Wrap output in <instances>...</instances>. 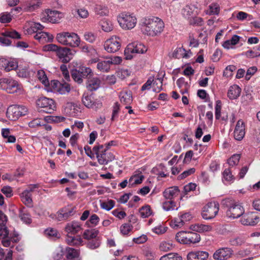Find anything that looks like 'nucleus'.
Here are the masks:
<instances>
[{
    "label": "nucleus",
    "instance_id": "f257e3e1",
    "mask_svg": "<svg viewBox=\"0 0 260 260\" xmlns=\"http://www.w3.org/2000/svg\"><path fill=\"white\" fill-rule=\"evenodd\" d=\"M140 25L143 34L154 37L159 35L164 28V23L158 17H145L141 19Z\"/></svg>",
    "mask_w": 260,
    "mask_h": 260
},
{
    "label": "nucleus",
    "instance_id": "f03ea898",
    "mask_svg": "<svg viewBox=\"0 0 260 260\" xmlns=\"http://www.w3.org/2000/svg\"><path fill=\"white\" fill-rule=\"evenodd\" d=\"M222 205L228 208L226 215L229 218H238L244 213V209L241 204L232 199L223 200Z\"/></svg>",
    "mask_w": 260,
    "mask_h": 260
},
{
    "label": "nucleus",
    "instance_id": "7ed1b4c3",
    "mask_svg": "<svg viewBox=\"0 0 260 260\" xmlns=\"http://www.w3.org/2000/svg\"><path fill=\"white\" fill-rule=\"evenodd\" d=\"M57 41L60 44L71 47L78 46L80 40L77 34L74 32H62L56 36Z\"/></svg>",
    "mask_w": 260,
    "mask_h": 260
},
{
    "label": "nucleus",
    "instance_id": "20e7f679",
    "mask_svg": "<svg viewBox=\"0 0 260 260\" xmlns=\"http://www.w3.org/2000/svg\"><path fill=\"white\" fill-rule=\"evenodd\" d=\"M176 239L180 243L190 245L199 242L201 237L197 233L181 231L176 234Z\"/></svg>",
    "mask_w": 260,
    "mask_h": 260
},
{
    "label": "nucleus",
    "instance_id": "39448f33",
    "mask_svg": "<svg viewBox=\"0 0 260 260\" xmlns=\"http://www.w3.org/2000/svg\"><path fill=\"white\" fill-rule=\"evenodd\" d=\"M92 150L96 154L98 162L100 165H106L114 159V155L111 152L107 153V149H104L103 145L94 146Z\"/></svg>",
    "mask_w": 260,
    "mask_h": 260
},
{
    "label": "nucleus",
    "instance_id": "423d86ee",
    "mask_svg": "<svg viewBox=\"0 0 260 260\" xmlns=\"http://www.w3.org/2000/svg\"><path fill=\"white\" fill-rule=\"evenodd\" d=\"M147 50V47L143 44L139 42H133L129 44L124 50L126 59H131L135 54H143Z\"/></svg>",
    "mask_w": 260,
    "mask_h": 260
},
{
    "label": "nucleus",
    "instance_id": "0eeeda50",
    "mask_svg": "<svg viewBox=\"0 0 260 260\" xmlns=\"http://www.w3.org/2000/svg\"><path fill=\"white\" fill-rule=\"evenodd\" d=\"M120 26L124 29H131L136 25L137 18L133 14L122 13L117 17Z\"/></svg>",
    "mask_w": 260,
    "mask_h": 260
},
{
    "label": "nucleus",
    "instance_id": "6e6552de",
    "mask_svg": "<svg viewBox=\"0 0 260 260\" xmlns=\"http://www.w3.org/2000/svg\"><path fill=\"white\" fill-rule=\"evenodd\" d=\"M44 26L39 23L34 22V38L41 43L52 42L53 39L52 35L42 31Z\"/></svg>",
    "mask_w": 260,
    "mask_h": 260
},
{
    "label": "nucleus",
    "instance_id": "1a4fd4ad",
    "mask_svg": "<svg viewBox=\"0 0 260 260\" xmlns=\"http://www.w3.org/2000/svg\"><path fill=\"white\" fill-rule=\"evenodd\" d=\"M36 106L42 108L41 111L46 113H52L55 110L56 105L54 100L45 96H41L36 101Z\"/></svg>",
    "mask_w": 260,
    "mask_h": 260
},
{
    "label": "nucleus",
    "instance_id": "9d476101",
    "mask_svg": "<svg viewBox=\"0 0 260 260\" xmlns=\"http://www.w3.org/2000/svg\"><path fill=\"white\" fill-rule=\"evenodd\" d=\"M219 205L216 202L207 203L202 209V216L205 220L214 218L219 211Z\"/></svg>",
    "mask_w": 260,
    "mask_h": 260
},
{
    "label": "nucleus",
    "instance_id": "9b49d317",
    "mask_svg": "<svg viewBox=\"0 0 260 260\" xmlns=\"http://www.w3.org/2000/svg\"><path fill=\"white\" fill-rule=\"evenodd\" d=\"M0 86L9 93H14L20 91L21 86L12 78H5L1 80Z\"/></svg>",
    "mask_w": 260,
    "mask_h": 260
},
{
    "label": "nucleus",
    "instance_id": "f8f14e48",
    "mask_svg": "<svg viewBox=\"0 0 260 260\" xmlns=\"http://www.w3.org/2000/svg\"><path fill=\"white\" fill-rule=\"evenodd\" d=\"M10 38L13 39H20L21 35L14 29H7L4 32H1L0 36V43L3 46H10L12 41L8 38Z\"/></svg>",
    "mask_w": 260,
    "mask_h": 260
},
{
    "label": "nucleus",
    "instance_id": "ddd939ff",
    "mask_svg": "<svg viewBox=\"0 0 260 260\" xmlns=\"http://www.w3.org/2000/svg\"><path fill=\"white\" fill-rule=\"evenodd\" d=\"M26 114L27 110L24 107L16 105L9 106L7 111V116L13 120H16Z\"/></svg>",
    "mask_w": 260,
    "mask_h": 260
},
{
    "label": "nucleus",
    "instance_id": "4468645a",
    "mask_svg": "<svg viewBox=\"0 0 260 260\" xmlns=\"http://www.w3.org/2000/svg\"><path fill=\"white\" fill-rule=\"evenodd\" d=\"M121 43V40L118 37L113 36L105 41L104 49L109 53H115L120 49Z\"/></svg>",
    "mask_w": 260,
    "mask_h": 260
},
{
    "label": "nucleus",
    "instance_id": "2eb2a0df",
    "mask_svg": "<svg viewBox=\"0 0 260 260\" xmlns=\"http://www.w3.org/2000/svg\"><path fill=\"white\" fill-rule=\"evenodd\" d=\"M82 102L88 108L97 110L102 107V103L97 99L94 100L92 93H84L82 95Z\"/></svg>",
    "mask_w": 260,
    "mask_h": 260
},
{
    "label": "nucleus",
    "instance_id": "dca6fc26",
    "mask_svg": "<svg viewBox=\"0 0 260 260\" xmlns=\"http://www.w3.org/2000/svg\"><path fill=\"white\" fill-rule=\"evenodd\" d=\"M44 16L41 18L43 22H49L52 23L59 22L62 17L61 13L55 10H50L49 9L45 11L44 14Z\"/></svg>",
    "mask_w": 260,
    "mask_h": 260
},
{
    "label": "nucleus",
    "instance_id": "f3484780",
    "mask_svg": "<svg viewBox=\"0 0 260 260\" xmlns=\"http://www.w3.org/2000/svg\"><path fill=\"white\" fill-rule=\"evenodd\" d=\"M75 51L67 47H60L57 51V56L63 63L69 62L73 57Z\"/></svg>",
    "mask_w": 260,
    "mask_h": 260
},
{
    "label": "nucleus",
    "instance_id": "a211bd4d",
    "mask_svg": "<svg viewBox=\"0 0 260 260\" xmlns=\"http://www.w3.org/2000/svg\"><path fill=\"white\" fill-rule=\"evenodd\" d=\"M191 218L192 216L189 213H180L178 217L172 220L170 225L174 229L181 228L185 222L189 221Z\"/></svg>",
    "mask_w": 260,
    "mask_h": 260
},
{
    "label": "nucleus",
    "instance_id": "6ab92c4d",
    "mask_svg": "<svg viewBox=\"0 0 260 260\" xmlns=\"http://www.w3.org/2000/svg\"><path fill=\"white\" fill-rule=\"evenodd\" d=\"M233 251L228 247L221 248L215 251L213 258L215 260H226L233 254Z\"/></svg>",
    "mask_w": 260,
    "mask_h": 260
},
{
    "label": "nucleus",
    "instance_id": "aec40b11",
    "mask_svg": "<svg viewBox=\"0 0 260 260\" xmlns=\"http://www.w3.org/2000/svg\"><path fill=\"white\" fill-rule=\"evenodd\" d=\"M259 219V217L250 212L244 214L240 221L243 225L253 226L258 222Z\"/></svg>",
    "mask_w": 260,
    "mask_h": 260
},
{
    "label": "nucleus",
    "instance_id": "412c9836",
    "mask_svg": "<svg viewBox=\"0 0 260 260\" xmlns=\"http://www.w3.org/2000/svg\"><path fill=\"white\" fill-rule=\"evenodd\" d=\"M75 212L74 208H62L57 212L56 220L57 221L67 220L70 217L73 215Z\"/></svg>",
    "mask_w": 260,
    "mask_h": 260
},
{
    "label": "nucleus",
    "instance_id": "4be33fe9",
    "mask_svg": "<svg viewBox=\"0 0 260 260\" xmlns=\"http://www.w3.org/2000/svg\"><path fill=\"white\" fill-rule=\"evenodd\" d=\"M234 137L235 139L240 141L244 138L245 132V124L241 120H239L236 124L234 131Z\"/></svg>",
    "mask_w": 260,
    "mask_h": 260
},
{
    "label": "nucleus",
    "instance_id": "5701e85b",
    "mask_svg": "<svg viewBox=\"0 0 260 260\" xmlns=\"http://www.w3.org/2000/svg\"><path fill=\"white\" fill-rule=\"evenodd\" d=\"M9 231L5 225L3 228L0 229V239L2 240V243L5 247H11V240L9 237Z\"/></svg>",
    "mask_w": 260,
    "mask_h": 260
},
{
    "label": "nucleus",
    "instance_id": "b1692460",
    "mask_svg": "<svg viewBox=\"0 0 260 260\" xmlns=\"http://www.w3.org/2000/svg\"><path fill=\"white\" fill-rule=\"evenodd\" d=\"M209 256L208 252L204 251H191L187 254L188 260H206Z\"/></svg>",
    "mask_w": 260,
    "mask_h": 260
},
{
    "label": "nucleus",
    "instance_id": "393cba45",
    "mask_svg": "<svg viewBox=\"0 0 260 260\" xmlns=\"http://www.w3.org/2000/svg\"><path fill=\"white\" fill-rule=\"evenodd\" d=\"M0 65L6 72L14 70L18 67V63L15 60H9L5 58H0Z\"/></svg>",
    "mask_w": 260,
    "mask_h": 260
},
{
    "label": "nucleus",
    "instance_id": "a878e982",
    "mask_svg": "<svg viewBox=\"0 0 260 260\" xmlns=\"http://www.w3.org/2000/svg\"><path fill=\"white\" fill-rule=\"evenodd\" d=\"M82 230L81 224L77 221H72L67 224L65 231L68 233L76 234Z\"/></svg>",
    "mask_w": 260,
    "mask_h": 260
},
{
    "label": "nucleus",
    "instance_id": "bb28decb",
    "mask_svg": "<svg viewBox=\"0 0 260 260\" xmlns=\"http://www.w3.org/2000/svg\"><path fill=\"white\" fill-rule=\"evenodd\" d=\"M29 190H25L22 193L21 198L23 203L28 207L31 208L32 207V186H29Z\"/></svg>",
    "mask_w": 260,
    "mask_h": 260
},
{
    "label": "nucleus",
    "instance_id": "cd10ccee",
    "mask_svg": "<svg viewBox=\"0 0 260 260\" xmlns=\"http://www.w3.org/2000/svg\"><path fill=\"white\" fill-rule=\"evenodd\" d=\"M101 83L100 79L97 77L89 78L86 83V88L91 92L96 90L100 87Z\"/></svg>",
    "mask_w": 260,
    "mask_h": 260
},
{
    "label": "nucleus",
    "instance_id": "c85d7f7f",
    "mask_svg": "<svg viewBox=\"0 0 260 260\" xmlns=\"http://www.w3.org/2000/svg\"><path fill=\"white\" fill-rule=\"evenodd\" d=\"M180 190L178 186H172L165 190L164 197L167 199H172L179 194Z\"/></svg>",
    "mask_w": 260,
    "mask_h": 260
},
{
    "label": "nucleus",
    "instance_id": "c756f323",
    "mask_svg": "<svg viewBox=\"0 0 260 260\" xmlns=\"http://www.w3.org/2000/svg\"><path fill=\"white\" fill-rule=\"evenodd\" d=\"M120 102L126 106L129 105L132 101V93L131 91H121L119 94Z\"/></svg>",
    "mask_w": 260,
    "mask_h": 260
},
{
    "label": "nucleus",
    "instance_id": "7c9ffc66",
    "mask_svg": "<svg viewBox=\"0 0 260 260\" xmlns=\"http://www.w3.org/2000/svg\"><path fill=\"white\" fill-rule=\"evenodd\" d=\"M241 89L237 85L231 86L228 91V96L231 100L237 99L240 95Z\"/></svg>",
    "mask_w": 260,
    "mask_h": 260
},
{
    "label": "nucleus",
    "instance_id": "2f4dec72",
    "mask_svg": "<svg viewBox=\"0 0 260 260\" xmlns=\"http://www.w3.org/2000/svg\"><path fill=\"white\" fill-rule=\"evenodd\" d=\"M19 216L21 220L26 224H29L31 222V215L25 207L19 210Z\"/></svg>",
    "mask_w": 260,
    "mask_h": 260
},
{
    "label": "nucleus",
    "instance_id": "473e14b6",
    "mask_svg": "<svg viewBox=\"0 0 260 260\" xmlns=\"http://www.w3.org/2000/svg\"><path fill=\"white\" fill-rule=\"evenodd\" d=\"M66 257L68 259H74V260H81L79 258V251L77 249H75L71 247H67L66 249Z\"/></svg>",
    "mask_w": 260,
    "mask_h": 260
},
{
    "label": "nucleus",
    "instance_id": "72a5a7b5",
    "mask_svg": "<svg viewBox=\"0 0 260 260\" xmlns=\"http://www.w3.org/2000/svg\"><path fill=\"white\" fill-rule=\"evenodd\" d=\"M99 234V230L95 229H88L84 232L83 237L85 239L91 240L96 238Z\"/></svg>",
    "mask_w": 260,
    "mask_h": 260
},
{
    "label": "nucleus",
    "instance_id": "f704fd0d",
    "mask_svg": "<svg viewBox=\"0 0 260 260\" xmlns=\"http://www.w3.org/2000/svg\"><path fill=\"white\" fill-rule=\"evenodd\" d=\"M100 25L102 29L105 32H109L113 29V24L112 22L107 19H104L102 20L100 22Z\"/></svg>",
    "mask_w": 260,
    "mask_h": 260
},
{
    "label": "nucleus",
    "instance_id": "c9c22d12",
    "mask_svg": "<svg viewBox=\"0 0 260 260\" xmlns=\"http://www.w3.org/2000/svg\"><path fill=\"white\" fill-rule=\"evenodd\" d=\"M66 241L67 244L69 245L76 246L81 245L83 242L80 236H67Z\"/></svg>",
    "mask_w": 260,
    "mask_h": 260
},
{
    "label": "nucleus",
    "instance_id": "e433bc0d",
    "mask_svg": "<svg viewBox=\"0 0 260 260\" xmlns=\"http://www.w3.org/2000/svg\"><path fill=\"white\" fill-rule=\"evenodd\" d=\"M37 78L45 86L49 85V81L47 75L43 70H39L37 71Z\"/></svg>",
    "mask_w": 260,
    "mask_h": 260
},
{
    "label": "nucleus",
    "instance_id": "4c0bfd02",
    "mask_svg": "<svg viewBox=\"0 0 260 260\" xmlns=\"http://www.w3.org/2000/svg\"><path fill=\"white\" fill-rule=\"evenodd\" d=\"M212 227L210 225L204 224H196L193 225L192 230L199 233L206 232L211 231Z\"/></svg>",
    "mask_w": 260,
    "mask_h": 260
},
{
    "label": "nucleus",
    "instance_id": "58836bf2",
    "mask_svg": "<svg viewBox=\"0 0 260 260\" xmlns=\"http://www.w3.org/2000/svg\"><path fill=\"white\" fill-rule=\"evenodd\" d=\"M94 11L96 15L100 16H106L109 13L108 8L102 5H95Z\"/></svg>",
    "mask_w": 260,
    "mask_h": 260
},
{
    "label": "nucleus",
    "instance_id": "ea45409f",
    "mask_svg": "<svg viewBox=\"0 0 260 260\" xmlns=\"http://www.w3.org/2000/svg\"><path fill=\"white\" fill-rule=\"evenodd\" d=\"M220 7L217 3H212L209 6L208 14L210 15H217L220 12Z\"/></svg>",
    "mask_w": 260,
    "mask_h": 260
},
{
    "label": "nucleus",
    "instance_id": "a19ab883",
    "mask_svg": "<svg viewBox=\"0 0 260 260\" xmlns=\"http://www.w3.org/2000/svg\"><path fill=\"white\" fill-rule=\"evenodd\" d=\"M115 202L112 200H108L107 201H101L100 206L102 209L110 211L115 206Z\"/></svg>",
    "mask_w": 260,
    "mask_h": 260
},
{
    "label": "nucleus",
    "instance_id": "79ce46f5",
    "mask_svg": "<svg viewBox=\"0 0 260 260\" xmlns=\"http://www.w3.org/2000/svg\"><path fill=\"white\" fill-rule=\"evenodd\" d=\"M71 76L73 80L79 84L82 83L83 76L79 70L73 69L71 71Z\"/></svg>",
    "mask_w": 260,
    "mask_h": 260
},
{
    "label": "nucleus",
    "instance_id": "37998d69",
    "mask_svg": "<svg viewBox=\"0 0 260 260\" xmlns=\"http://www.w3.org/2000/svg\"><path fill=\"white\" fill-rule=\"evenodd\" d=\"M97 68L101 72H108L110 69V66L108 60L101 61L98 63Z\"/></svg>",
    "mask_w": 260,
    "mask_h": 260
},
{
    "label": "nucleus",
    "instance_id": "c03bdc74",
    "mask_svg": "<svg viewBox=\"0 0 260 260\" xmlns=\"http://www.w3.org/2000/svg\"><path fill=\"white\" fill-rule=\"evenodd\" d=\"M79 70L83 76V78H87L88 80L89 78L92 77L93 73L90 68L83 67L80 68Z\"/></svg>",
    "mask_w": 260,
    "mask_h": 260
},
{
    "label": "nucleus",
    "instance_id": "a18cd8bd",
    "mask_svg": "<svg viewBox=\"0 0 260 260\" xmlns=\"http://www.w3.org/2000/svg\"><path fill=\"white\" fill-rule=\"evenodd\" d=\"M162 81L163 78L161 77L157 78L155 81L153 80L152 82L153 86V90L154 92H159L162 90Z\"/></svg>",
    "mask_w": 260,
    "mask_h": 260
},
{
    "label": "nucleus",
    "instance_id": "49530a36",
    "mask_svg": "<svg viewBox=\"0 0 260 260\" xmlns=\"http://www.w3.org/2000/svg\"><path fill=\"white\" fill-rule=\"evenodd\" d=\"M139 213L142 218L148 217L152 214L150 207L146 205L141 207L139 209Z\"/></svg>",
    "mask_w": 260,
    "mask_h": 260
},
{
    "label": "nucleus",
    "instance_id": "de8ad7c7",
    "mask_svg": "<svg viewBox=\"0 0 260 260\" xmlns=\"http://www.w3.org/2000/svg\"><path fill=\"white\" fill-rule=\"evenodd\" d=\"M59 87L57 89V92L61 94H65L69 93L71 90V87L69 84L64 82L63 83H60Z\"/></svg>",
    "mask_w": 260,
    "mask_h": 260
},
{
    "label": "nucleus",
    "instance_id": "09e8293b",
    "mask_svg": "<svg viewBox=\"0 0 260 260\" xmlns=\"http://www.w3.org/2000/svg\"><path fill=\"white\" fill-rule=\"evenodd\" d=\"M159 260H182V257L175 253H170L162 256Z\"/></svg>",
    "mask_w": 260,
    "mask_h": 260
},
{
    "label": "nucleus",
    "instance_id": "8fccbe9b",
    "mask_svg": "<svg viewBox=\"0 0 260 260\" xmlns=\"http://www.w3.org/2000/svg\"><path fill=\"white\" fill-rule=\"evenodd\" d=\"M101 245L100 240L99 238H95L91 239L87 244V247L91 249H94L98 248Z\"/></svg>",
    "mask_w": 260,
    "mask_h": 260
},
{
    "label": "nucleus",
    "instance_id": "3c124183",
    "mask_svg": "<svg viewBox=\"0 0 260 260\" xmlns=\"http://www.w3.org/2000/svg\"><path fill=\"white\" fill-rule=\"evenodd\" d=\"M240 157L241 155L240 154H233L229 159H228V163L231 167H234L237 165L239 163Z\"/></svg>",
    "mask_w": 260,
    "mask_h": 260
},
{
    "label": "nucleus",
    "instance_id": "603ef678",
    "mask_svg": "<svg viewBox=\"0 0 260 260\" xmlns=\"http://www.w3.org/2000/svg\"><path fill=\"white\" fill-rule=\"evenodd\" d=\"M184 52H185V49L183 47H178L172 53V57L178 59L183 58Z\"/></svg>",
    "mask_w": 260,
    "mask_h": 260
},
{
    "label": "nucleus",
    "instance_id": "864d4df0",
    "mask_svg": "<svg viewBox=\"0 0 260 260\" xmlns=\"http://www.w3.org/2000/svg\"><path fill=\"white\" fill-rule=\"evenodd\" d=\"M84 38L89 43H93L96 38V35L91 31H86L84 35Z\"/></svg>",
    "mask_w": 260,
    "mask_h": 260
},
{
    "label": "nucleus",
    "instance_id": "5fc2aeb1",
    "mask_svg": "<svg viewBox=\"0 0 260 260\" xmlns=\"http://www.w3.org/2000/svg\"><path fill=\"white\" fill-rule=\"evenodd\" d=\"M222 175L224 180L228 182H232L234 180V177L232 174V172L229 168L225 169Z\"/></svg>",
    "mask_w": 260,
    "mask_h": 260
},
{
    "label": "nucleus",
    "instance_id": "6e6d98bb",
    "mask_svg": "<svg viewBox=\"0 0 260 260\" xmlns=\"http://www.w3.org/2000/svg\"><path fill=\"white\" fill-rule=\"evenodd\" d=\"M176 204L172 201L165 202L162 204V208L166 211L173 210L175 209Z\"/></svg>",
    "mask_w": 260,
    "mask_h": 260
},
{
    "label": "nucleus",
    "instance_id": "4d7b16f0",
    "mask_svg": "<svg viewBox=\"0 0 260 260\" xmlns=\"http://www.w3.org/2000/svg\"><path fill=\"white\" fill-rule=\"evenodd\" d=\"M133 226L129 223H125L120 226V232L123 235H127L132 231Z\"/></svg>",
    "mask_w": 260,
    "mask_h": 260
},
{
    "label": "nucleus",
    "instance_id": "13d9d810",
    "mask_svg": "<svg viewBox=\"0 0 260 260\" xmlns=\"http://www.w3.org/2000/svg\"><path fill=\"white\" fill-rule=\"evenodd\" d=\"M173 248L172 244L164 241L160 243L159 249L161 251L167 252L171 250Z\"/></svg>",
    "mask_w": 260,
    "mask_h": 260
},
{
    "label": "nucleus",
    "instance_id": "bf43d9fd",
    "mask_svg": "<svg viewBox=\"0 0 260 260\" xmlns=\"http://www.w3.org/2000/svg\"><path fill=\"white\" fill-rule=\"evenodd\" d=\"M119 107L120 105L118 102H116L114 103V105H113V111L111 117L112 121L115 120V118L118 117V113L120 109Z\"/></svg>",
    "mask_w": 260,
    "mask_h": 260
},
{
    "label": "nucleus",
    "instance_id": "052dcab7",
    "mask_svg": "<svg viewBox=\"0 0 260 260\" xmlns=\"http://www.w3.org/2000/svg\"><path fill=\"white\" fill-rule=\"evenodd\" d=\"M75 109V104L73 103H67L64 107V112L68 115L72 114V111Z\"/></svg>",
    "mask_w": 260,
    "mask_h": 260
},
{
    "label": "nucleus",
    "instance_id": "680f3d73",
    "mask_svg": "<svg viewBox=\"0 0 260 260\" xmlns=\"http://www.w3.org/2000/svg\"><path fill=\"white\" fill-rule=\"evenodd\" d=\"M222 103L220 100H217L216 102V105L215 107V115L216 119H219L221 116V110Z\"/></svg>",
    "mask_w": 260,
    "mask_h": 260
},
{
    "label": "nucleus",
    "instance_id": "e2e57ef3",
    "mask_svg": "<svg viewBox=\"0 0 260 260\" xmlns=\"http://www.w3.org/2000/svg\"><path fill=\"white\" fill-rule=\"evenodd\" d=\"M196 171V169L194 168H190L187 170L184 171L183 173H182L178 177V180H182L187 176L193 174Z\"/></svg>",
    "mask_w": 260,
    "mask_h": 260
},
{
    "label": "nucleus",
    "instance_id": "0e129e2a",
    "mask_svg": "<svg viewBox=\"0 0 260 260\" xmlns=\"http://www.w3.org/2000/svg\"><path fill=\"white\" fill-rule=\"evenodd\" d=\"M29 72L26 67L22 69L20 68L17 72V75L20 77L27 78L29 77Z\"/></svg>",
    "mask_w": 260,
    "mask_h": 260
},
{
    "label": "nucleus",
    "instance_id": "69168bd1",
    "mask_svg": "<svg viewBox=\"0 0 260 260\" xmlns=\"http://www.w3.org/2000/svg\"><path fill=\"white\" fill-rule=\"evenodd\" d=\"M110 66L111 64H118L121 63L122 61V59L119 56H111V57H109L107 58Z\"/></svg>",
    "mask_w": 260,
    "mask_h": 260
},
{
    "label": "nucleus",
    "instance_id": "338daca9",
    "mask_svg": "<svg viewBox=\"0 0 260 260\" xmlns=\"http://www.w3.org/2000/svg\"><path fill=\"white\" fill-rule=\"evenodd\" d=\"M1 191L8 198H10L13 196V190L12 188L9 186H4Z\"/></svg>",
    "mask_w": 260,
    "mask_h": 260
},
{
    "label": "nucleus",
    "instance_id": "774afa93",
    "mask_svg": "<svg viewBox=\"0 0 260 260\" xmlns=\"http://www.w3.org/2000/svg\"><path fill=\"white\" fill-rule=\"evenodd\" d=\"M147 240V237L145 235H142L137 238H134L133 241L136 244H143Z\"/></svg>",
    "mask_w": 260,
    "mask_h": 260
}]
</instances>
